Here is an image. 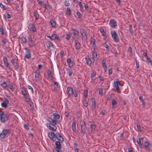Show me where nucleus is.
<instances>
[{
  "instance_id": "obj_1",
  "label": "nucleus",
  "mask_w": 152,
  "mask_h": 152,
  "mask_svg": "<svg viewBox=\"0 0 152 152\" xmlns=\"http://www.w3.org/2000/svg\"><path fill=\"white\" fill-rule=\"evenodd\" d=\"M0 118L2 123H4L9 119V116L7 114H4L3 112H0Z\"/></svg>"
},
{
  "instance_id": "obj_2",
  "label": "nucleus",
  "mask_w": 152,
  "mask_h": 152,
  "mask_svg": "<svg viewBox=\"0 0 152 152\" xmlns=\"http://www.w3.org/2000/svg\"><path fill=\"white\" fill-rule=\"evenodd\" d=\"M80 124L81 126V132L83 134V136H84L87 130V128L86 126V125L84 121H80Z\"/></svg>"
},
{
  "instance_id": "obj_3",
  "label": "nucleus",
  "mask_w": 152,
  "mask_h": 152,
  "mask_svg": "<svg viewBox=\"0 0 152 152\" xmlns=\"http://www.w3.org/2000/svg\"><path fill=\"white\" fill-rule=\"evenodd\" d=\"M80 33L81 35V39L82 41H86L87 40V35L85 29L81 28L80 29Z\"/></svg>"
},
{
  "instance_id": "obj_4",
  "label": "nucleus",
  "mask_w": 152,
  "mask_h": 152,
  "mask_svg": "<svg viewBox=\"0 0 152 152\" xmlns=\"http://www.w3.org/2000/svg\"><path fill=\"white\" fill-rule=\"evenodd\" d=\"M10 132V131L9 130L7 129L3 130L1 133V138L2 139H4L5 137L9 135Z\"/></svg>"
},
{
  "instance_id": "obj_5",
  "label": "nucleus",
  "mask_w": 152,
  "mask_h": 152,
  "mask_svg": "<svg viewBox=\"0 0 152 152\" xmlns=\"http://www.w3.org/2000/svg\"><path fill=\"white\" fill-rule=\"evenodd\" d=\"M111 34L112 38L114 41L116 42H118L119 41V39L116 32L115 31L113 32L112 31Z\"/></svg>"
},
{
  "instance_id": "obj_6",
  "label": "nucleus",
  "mask_w": 152,
  "mask_h": 152,
  "mask_svg": "<svg viewBox=\"0 0 152 152\" xmlns=\"http://www.w3.org/2000/svg\"><path fill=\"white\" fill-rule=\"evenodd\" d=\"M47 36L48 37L50 38L51 40L54 39H57L58 41L60 40L58 36L56 34H53L51 36Z\"/></svg>"
},
{
  "instance_id": "obj_7",
  "label": "nucleus",
  "mask_w": 152,
  "mask_h": 152,
  "mask_svg": "<svg viewBox=\"0 0 152 152\" xmlns=\"http://www.w3.org/2000/svg\"><path fill=\"white\" fill-rule=\"evenodd\" d=\"M144 145L146 148L147 151H149L152 149V145L151 144H149L148 142H145L144 143Z\"/></svg>"
},
{
  "instance_id": "obj_8",
  "label": "nucleus",
  "mask_w": 152,
  "mask_h": 152,
  "mask_svg": "<svg viewBox=\"0 0 152 152\" xmlns=\"http://www.w3.org/2000/svg\"><path fill=\"white\" fill-rule=\"evenodd\" d=\"M56 125H53L51 123L48 124L47 126L49 129L53 131H55L57 129Z\"/></svg>"
},
{
  "instance_id": "obj_9",
  "label": "nucleus",
  "mask_w": 152,
  "mask_h": 152,
  "mask_svg": "<svg viewBox=\"0 0 152 152\" xmlns=\"http://www.w3.org/2000/svg\"><path fill=\"white\" fill-rule=\"evenodd\" d=\"M28 42L29 45L32 47L34 46V43L31 35H29L28 37Z\"/></svg>"
},
{
  "instance_id": "obj_10",
  "label": "nucleus",
  "mask_w": 152,
  "mask_h": 152,
  "mask_svg": "<svg viewBox=\"0 0 152 152\" xmlns=\"http://www.w3.org/2000/svg\"><path fill=\"white\" fill-rule=\"evenodd\" d=\"M28 28L30 31L33 32H36V29L34 25L33 24H29L28 26Z\"/></svg>"
},
{
  "instance_id": "obj_11",
  "label": "nucleus",
  "mask_w": 152,
  "mask_h": 152,
  "mask_svg": "<svg viewBox=\"0 0 152 152\" xmlns=\"http://www.w3.org/2000/svg\"><path fill=\"white\" fill-rule=\"evenodd\" d=\"M49 137L53 141H56L55 134L53 132H50L48 134Z\"/></svg>"
},
{
  "instance_id": "obj_12",
  "label": "nucleus",
  "mask_w": 152,
  "mask_h": 152,
  "mask_svg": "<svg viewBox=\"0 0 152 152\" xmlns=\"http://www.w3.org/2000/svg\"><path fill=\"white\" fill-rule=\"evenodd\" d=\"M73 92V90L72 88L70 87L69 86L67 88V94L68 96H71L72 95Z\"/></svg>"
},
{
  "instance_id": "obj_13",
  "label": "nucleus",
  "mask_w": 152,
  "mask_h": 152,
  "mask_svg": "<svg viewBox=\"0 0 152 152\" xmlns=\"http://www.w3.org/2000/svg\"><path fill=\"white\" fill-rule=\"evenodd\" d=\"M91 74V81L94 82L95 79V77L96 75V72L94 69L92 70Z\"/></svg>"
},
{
  "instance_id": "obj_14",
  "label": "nucleus",
  "mask_w": 152,
  "mask_h": 152,
  "mask_svg": "<svg viewBox=\"0 0 152 152\" xmlns=\"http://www.w3.org/2000/svg\"><path fill=\"white\" fill-rule=\"evenodd\" d=\"M55 137L56 139L57 138L58 140L60 141H64L63 137L59 133H56L55 134Z\"/></svg>"
},
{
  "instance_id": "obj_15",
  "label": "nucleus",
  "mask_w": 152,
  "mask_h": 152,
  "mask_svg": "<svg viewBox=\"0 0 152 152\" xmlns=\"http://www.w3.org/2000/svg\"><path fill=\"white\" fill-rule=\"evenodd\" d=\"M15 61V59L12 58L11 60V62L12 64L15 68L18 69L19 68L18 63L17 61Z\"/></svg>"
},
{
  "instance_id": "obj_16",
  "label": "nucleus",
  "mask_w": 152,
  "mask_h": 152,
  "mask_svg": "<svg viewBox=\"0 0 152 152\" xmlns=\"http://www.w3.org/2000/svg\"><path fill=\"white\" fill-rule=\"evenodd\" d=\"M110 25L111 27H115L117 26L116 22L114 19H111L110 21Z\"/></svg>"
},
{
  "instance_id": "obj_17",
  "label": "nucleus",
  "mask_w": 152,
  "mask_h": 152,
  "mask_svg": "<svg viewBox=\"0 0 152 152\" xmlns=\"http://www.w3.org/2000/svg\"><path fill=\"white\" fill-rule=\"evenodd\" d=\"M9 103V101L7 99L5 98L1 103V106L3 107H7V104Z\"/></svg>"
},
{
  "instance_id": "obj_18",
  "label": "nucleus",
  "mask_w": 152,
  "mask_h": 152,
  "mask_svg": "<svg viewBox=\"0 0 152 152\" xmlns=\"http://www.w3.org/2000/svg\"><path fill=\"white\" fill-rule=\"evenodd\" d=\"M48 44H46L47 45V48L50 50H52L54 48L53 45V43L50 41L48 42Z\"/></svg>"
},
{
  "instance_id": "obj_19",
  "label": "nucleus",
  "mask_w": 152,
  "mask_h": 152,
  "mask_svg": "<svg viewBox=\"0 0 152 152\" xmlns=\"http://www.w3.org/2000/svg\"><path fill=\"white\" fill-rule=\"evenodd\" d=\"M25 58L27 59H29L31 58V54L29 51H26Z\"/></svg>"
},
{
  "instance_id": "obj_20",
  "label": "nucleus",
  "mask_w": 152,
  "mask_h": 152,
  "mask_svg": "<svg viewBox=\"0 0 152 152\" xmlns=\"http://www.w3.org/2000/svg\"><path fill=\"white\" fill-rule=\"evenodd\" d=\"M3 60L4 65L6 66L7 68H8L9 67V64L8 62L7 59L6 57H4Z\"/></svg>"
},
{
  "instance_id": "obj_21",
  "label": "nucleus",
  "mask_w": 152,
  "mask_h": 152,
  "mask_svg": "<svg viewBox=\"0 0 152 152\" xmlns=\"http://www.w3.org/2000/svg\"><path fill=\"white\" fill-rule=\"evenodd\" d=\"M35 77L36 80H39V71L38 70H36L35 72Z\"/></svg>"
},
{
  "instance_id": "obj_22",
  "label": "nucleus",
  "mask_w": 152,
  "mask_h": 152,
  "mask_svg": "<svg viewBox=\"0 0 152 152\" xmlns=\"http://www.w3.org/2000/svg\"><path fill=\"white\" fill-rule=\"evenodd\" d=\"M56 147L54 148L60 149L61 148V145L60 142L59 141H57L55 142Z\"/></svg>"
},
{
  "instance_id": "obj_23",
  "label": "nucleus",
  "mask_w": 152,
  "mask_h": 152,
  "mask_svg": "<svg viewBox=\"0 0 152 152\" xmlns=\"http://www.w3.org/2000/svg\"><path fill=\"white\" fill-rule=\"evenodd\" d=\"M76 122L75 121H73V122L72 123V129L73 132H76Z\"/></svg>"
},
{
  "instance_id": "obj_24",
  "label": "nucleus",
  "mask_w": 152,
  "mask_h": 152,
  "mask_svg": "<svg viewBox=\"0 0 152 152\" xmlns=\"http://www.w3.org/2000/svg\"><path fill=\"white\" fill-rule=\"evenodd\" d=\"M75 48L77 49H79L80 48V44L79 41L77 40H75Z\"/></svg>"
},
{
  "instance_id": "obj_25",
  "label": "nucleus",
  "mask_w": 152,
  "mask_h": 152,
  "mask_svg": "<svg viewBox=\"0 0 152 152\" xmlns=\"http://www.w3.org/2000/svg\"><path fill=\"white\" fill-rule=\"evenodd\" d=\"M53 116L54 117L53 119L56 120L60 118V115L57 113H53Z\"/></svg>"
},
{
  "instance_id": "obj_26",
  "label": "nucleus",
  "mask_w": 152,
  "mask_h": 152,
  "mask_svg": "<svg viewBox=\"0 0 152 152\" xmlns=\"http://www.w3.org/2000/svg\"><path fill=\"white\" fill-rule=\"evenodd\" d=\"M34 16L35 18V19L36 20H37L39 19V15L37 12V10H34Z\"/></svg>"
},
{
  "instance_id": "obj_27",
  "label": "nucleus",
  "mask_w": 152,
  "mask_h": 152,
  "mask_svg": "<svg viewBox=\"0 0 152 152\" xmlns=\"http://www.w3.org/2000/svg\"><path fill=\"white\" fill-rule=\"evenodd\" d=\"M47 73L48 77L50 78H51V79L52 80L53 78V75H52L51 71L50 69H48L47 71Z\"/></svg>"
},
{
  "instance_id": "obj_28",
  "label": "nucleus",
  "mask_w": 152,
  "mask_h": 152,
  "mask_svg": "<svg viewBox=\"0 0 152 152\" xmlns=\"http://www.w3.org/2000/svg\"><path fill=\"white\" fill-rule=\"evenodd\" d=\"M114 86H121L120 84V81L118 79H115L114 82Z\"/></svg>"
},
{
  "instance_id": "obj_29",
  "label": "nucleus",
  "mask_w": 152,
  "mask_h": 152,
  "mask_svg": "<svg viewBox=\"0 0 152 152\" xmlns=\"http://www.w3.org/2000/svg\"><path fill=\"white\" fill-rule=\"evenodd\" d=\"M139 99L140 100V101L142 103V105L144 106H145V103L144 101V100L143 99H142V95H140L139 97Z\"/></svg>"
},
{
  "instance_id": "obj_30",
  "label": "nucleus",
  "mask_w": 152,
  "mask_h": 152,
  "mask_svg": "<svg viewBox=\"0 0 152 152\" xmlns=\"http://www.w3.org/2000/svg\"><path fill=\"white\" fill-rule=\"evenodd\" d=\"M21 41V43H26L27 40L26 38L23 36H22L20 39Z\"/></svg>"
},
{
  "instance_id": "obj_31",
  "label": "nucleus",
  "mask_w": 152,
  "mask_h": 152,
  "mask_svg": "<svg viewBox=\"0 0 152 152\" xmlns=\"http://www.w3.org/2000/svg\"><path fill=\"white\" fill-rule=\"evenodd\" d=\"M102 45L105 48L106 50L108 52L110 51V47L106 43V42L102 44Z\"/></svg>"
},
{
  "instance_id": "obj_32",
  "label": "nucleus",
  "mask_w": 152,
  "mask_h": 152,
  "mask_svg": "<svg viewBox=\"0 0 152 152\" xmlns=\"http://www.w3.org/2000/svg\"><path fill=\"white\" fill-rule=\"evenodd\" d=\"M4 87L5 89L10 88L12 91H15V88L13 87V86H4Z\"/></svg>"
},
{
  "instance_id": "obj_33",
  "label": "nucleus",
  "mask_w": 152,
  "mask_h": 152,
  "mask_svg": "<svg viewBox=\"0 0 152 152\" xmlns=\"http://www.w3.org/2000/svg\"><path fill=\"white\" fill-rule=\"evenodd\" d=\"M50 22L53 28H55L56 23L53 20H50Z\"/></svg>"
},
{
  "instance_id": "obj_34",
  "label": "nucleus",
  "mask_w": 152,
  "mask_h": 152,
  "mask_svg": "<svg viewBox=\"0 0 152 152\" xmlns=\"http://www.w3.org/2000/svg\"><path fill=\"white\" fill-rule=\"evenodd\" d=\"M86 64L89 66H90L91 64V61L89 58H86Z\"/></svg>"
},
{
  "instance_id": "obj_35",
  "label": "nucleus",
  "mask_w": 152,
  "mask_h": 152,
  "mask_svg": "<svg viewBox=\"0 0 152 152\" xmlns=\"http://www.w3.org/2000/svg\"><path fill=\"white\" fill-rule=\"evenodd\" d=\"M72 30L73 32L75 35H77V36H79V31H77L76 29L72 28Z\"/></svg>"
},
{
  "instance_id": "obj_36",
  "label": "nucleus",
  "mask_w": 152,
  "mask_h": 152,
  "mask_svg": "<svg viewBox=\"0 0 152 152\" xmlns=\"http://www.w3.org/2000/svg\"><path fill=\"white\" fill-rule=\"evenodd\" d=\"M21 92L22 94H23L24 96H25L27 95V93L25 89L24 88H22Z\"/></svg>"
},
{
  "instance_id": "obj_37",
  "label": "nucleus",
  "mask_w": 152,
  "mask_h": 152,
  "mask_svg": "<svg viewBox=\"0 0 152 152\" xmlns=\"http://www.w3.org/2000/svg\"><path fill=\"white\" fill-rule=\"evenodd\" d=\"M95 43V40L94 37H92L91 38V45H94Z\"/></svg>"
},
{
  "instance_id": "obj_38",
  "label": "nucleus",
  "mask_w": 152,
  "mask_h": 152,
  "mask_svg": "<svg viewBox=\"0 0 152 152\" xmlns=\"http://www.w3.org/2000/svg\"><path fill=\"white\" fill-rule=\"evenodd\" d=\"M96 128V126L94 124H91L90 126V129L91 131H94Z\"/></svg>"
},
{
  "instance_id": "obj_39",
  "label": "nucleus",
  "mask_w": 152,
  "mask_h": 152,
  "mask_svg": "<svg viewBox=\"0 0 152 152\" xmlns=\"http://www.w3.org/2000/svg\"><path fill=\"white\" fill-rule=\"evenodd\" d=\"M113 89L115 91H117L118 92H119L120 90L119 86H114V88Z\"/></svg>"
},
{
  "instance_id": "obj_40",
  "label": "nucleus",
  "mask_w": 152,
  "mask_h": 152,
  "mask_svg": "<svg viewBox=\"0 0 152 152\" xmlns=\"http://www.w3.org/2000/svg\"><path fill=\"white\" fill-rule=\"evenodd\" d=\"M53 152H62L61 148L57 149V148H53Z\"/></svg>"
},
{
  "instance_id": "obj_41",
  "label": "nucleus",
  "mask_w": 152,
  "mask_h": 152,
  "mask_svg": "<svg viewBox=\"0 0 152 152\" xmlns=\"http://www.w3.org/2000/svg\"><path fill=\"white\" fill-rule=\"evenodd\" d=\"M88 93V91L87 90H85L84 91V96L85 98H86L87 97Z\"/></svg>"
},
{
  "instance_id": "obj_42",
  "label": "nucleus",
  "mask_w": 152,
  "mask_h": 152,
  "mask_svg": "<svg viewBox=\"0 0 152 152\" xmlns=\"http://www.w3.org/2000/svg\"><path fill=\"white\" fill-rule=\"evenodd\" d=\"M66 14L69 15H71V11L70 8L69 7H68L67 8V12Z\"/></svg>"
},
{
  "instance_id": "obj_43",
  "label": "nucleus",
  "mask_w": 152,
  "mask_h": 152,
  "mask_svg": "<svg viewBox=\"0 0 152 152\" xmlns=\"http://www.w3.org/2000/svg\"><path fill=\"white\" fill-rule=\"evenodd\" d=\"M76 14L78 16V18L81 19L83 16L79 12H77Z\"/></svg>"
},
{
  "instance_id": "obj_44",
  "label": "nucleus",
  "mask_w": 152,
  "mask_h": 152,
  "mask_svg": "<svg viewBox=\"0 0 152 152\" xmlns=\"http://www.w3.org/2000/svg\"><path fill=\"white\" fill-rule=\"evenodd\" d=\"M129 28L130 33L132 35L133 34V31H132V27L131 25H129Z\"/></svg>"
},
{
  "instance_id": "obj_45",
  "label": "nucleus",
  "mask_w": 152,
  "mask_h": 152,
  "mask_svg": "<svg viewBox=\"0 0 152 152\" xmlns=\"http://www.w3.org/2000/svg\"><path fill=\"white\" fill-rule=\"evenodd\" d=\"M72 36V34L71 33L69 34H66V39L67 40H69Z\"/></svg>"
},
{
  "instance_id": "obj_46",
  "label": "nucleus",
  "mask_w": 152,
  "mask_h": 152,
  "mask_svg": "<svg viewBox=\"0 0 152 152\" xmlns=\"http://www.w3.org/2000/svg\"><path fill=\"white\" fill-rule=\"evenodd\" d=\"M64 4L66 6H68L69 5V2L68 0H66L64 2Z\"/></svg>"
},
{
  "instance_id": "obj_47",
  "label": "nucleus",
  "mask_w": 152,
  "mask_h": 152,
  "mask_svg": "<svg viewBox=\"0 0 152 152\" xmlns=\"http://www.w3.org/2000/svg\"><path fill=\"white\" fill-rule=\"evenodd\" d=\"M92 56L93 58H95L97 57V54L95 52L92 51Z\"/></svg>"
},
{
  "instance_id": "obj_48",
  "label": "nucleus",
  "mask_w": 152,
  "mask_h": 152,
  "mask_svg": "<svg viewBox=\"0 0 152 152\" xmlns=\"http://www.w3.org/2000/svg\"><path fill=\"white\" fill-rule=\"evenodd\" d=\"M102 66L104 69V71L106 72L107 70V67L106 64H102Z\"/></svg>"
},
{
  "instance_id": "obj_49",
  "label": "nucleus",
  "mask_w": 152,
  "mask_h": 152,
  "mask_svg": "<svg viewBox=\"0 0 152 152\" xmlns=\"http://www.w3.org/2000/svg\"><path fill=\"white\" fill-rule=\"evenodd\" d=\"M108 68H110L108 70V74L110 75L112 74L113 72L112 69L110 66H109Z\"/></svg>"
},
{
  "instance_id": "obj_50",
  "label": "nucleus",
  "mask_w": 152,
  "mask_h": 152,
  "mask_svg": "<svg viewBox=\"0 0 152 152\" xmlns=\"http://www.w3.org/2000/svg\"><path fill=\"white\" fill-rule=\"evenodd\" d=\"M128 51L130 53V55L132 56V48L129 47L128 49Z\"/></svg>"
},
{
  "instance_id": "obj_51",
  "label": "nucleus",
  "mask_w": 152,
  "mask_h": 152,
  "mask_svg": "<svg viewBox=\"0 0 152 152\" xmlns=\"http://www.w3.org/2000/svg\"><path fill=\"white\" fill-rule=\"evenodd\" d=\"M73 94L75 97H77V91L75 90L74 91H73Z\"/></svg>"
},
{
  "instance_id": "obj_52",
  "label": "nucleus",
  "mask_w": 152,
  "mask_h": 152,
  "mask_svg": "<svg viewBox=\"0 0 152 152\" xmlns=\"http://www.w3.org/2000/svg\"><path fill=\"white\" fill-rule=\"evenodd\" d=\"M7 39H3L1 40V42L3 44V46H5L7 42Z\"/></svg>"
},
{
  "instance_id": "obj_53",
  "label": "nucleus",
  "mask_w": 152,
  "mask_h": 152,
  "mask_svg": "<svg viewBox=\"0 0 152 152\" xmlns=\"http://www.w3.org/2000/svg\"><path fill=\"white\" fill-rule=\"evenodd\" d=\"M137 142L139 144V146L141 147V146L142 145V144L141 143L140 138H139V140H137Z\"/></svg>"
},
{
  "instance_id": "obj_54",
  "label": "nucleus",
  "mask_w": 152,
  "mask_h": 152,
  "mask_svg": "<svg viewBox=\"0 0 152 152\" xmlns=\"http://www.w3.org/2000/svg\"><path fill=\"white\" fill-rule=\"evenodd\" d=\"M0 32L1 33V34L3 35L4 34V31L3 28L2 27L0 28Z\"/></svg>"
},
{
  "instance_id": "obj_55",
  "label": "nucleus",
  "mask_w": 152,
  "mask_h": 152,
  "mask_svg": "<svg viewBox=\"0 0 152 152\" xmlns=\"http://www.w3.org/2000/svg\"><path fill=\"white\" fill-rule=\"evenodd\" d=\"M24 97L25 98V100L27 102H30V100H31V99L27 97L26 96H24Z\"/></svg>"
},
{
  "instance_id": "obj_56",
  "label": "nucleus",
  "mask_w": 152,
  "mask_h": 152,
  "mask_svg": "<svg viewBox=\"0 0 152 152\" xmlns=\"http://www.w3.org/2000/svg\"><path fill=\"white\" fill-rule=\"evenodd\" d=\"M103 92V89L102 88H100L99 89V93L100 95H102Z\"/></svg>"
},
{
  "instance_id": "obj_57",
  "label": "nucleus",
  "mask_w": 152,
  "mask_h": 152,
  "mask_svg": "<svg viewBox=\"0 0 152 152\" xmlns=\"http://www.w3.org/2000/svg\"><path fill=\"white\" fill-rule=\"evenodd\" d=\"M79 5L80 7V10H82L83 8V6L81 2H79Z\"/></svg>"
},
{
  "instance_id": "obj_58",
  "label": "nucleus",
  "mask_w": 152,
  "mask_h": 152,
  "mask_svg": "<svg viewBox=\"0 0 152 152\" xmlns=\"http://www.w3.org/2000/svg\"><path fill=\"white\" fill-rule=\"evenodd\" d=\"M148 59V60L151 66H152V61L151 59L150 58H148V57H147V58H146Z\"/></svg>"
},
{
  "instance_id": "obj_59",
  "label": "nucleus",
  "mask_w": 152,
  "mask_h": 152,
  "mask_svg": "<svg viewBox=\"0 0 152 152\" xmlns=\"http://www.w3.org/2000/svg\"><path fill=\"white\" fill-rule=\"evenodd\" d=\"M0 85L1 86H7V84L5 82H2V81H0Z\"/></svg>"
},
{
  "instance_id": "obj_60",
  "label": "nucleus",
  "mask_w": 152,
  "mask_h": 152,
  "mask_svg": "<svg viewBox=\"0 0 152 152\" xmlns=\"http://www.w3.org/2000/svg\"><path fill=\"white\" fill-rule=\"evenodd\" d=\"M83 104L84 106L85 107H87L88 106V102L85 101H84L83 102Z\"/></svg>"
},
{
  "instance_id": "obj_61",
  "label": "nucleus",
  "mask_w": 152,
  "mask_h": 152,
  "mask_svg": "<svg viewBox=\"0 0 152 152\" xmlns=\"http://www.w3.org/2000/svg\"><path fill=\"white\" fill-rule=\"evenodd\" d=\"M92 104L96 105V101L95 99L93 98L91 99Z\"/></svg>"
},
{
  "instance_id": "obj_62",
  "label": "nucleus",
  "mask_w": 152,
  "mask_h": 152,
  "mask_svg": "<svg viewBox=\"0 0 152 152\" xmlns=\"http://www.w3.org/2000/svg\"><path fill=\"white\" fill-rule=\"evenodd\" d=\"M44 8H45L47 10H48L49 9H50V7H49V6L45 4H44Z\"/></svg>"
},
{
  "instance_id": "obj_63",
  "label": "nucleus",
  "mask_w": 152,
  "mask_h": 152,
  "mask_svg": "<svg viewBox=\"0 0 152 152\" xmlns=\"http://www.w3.org/2000/svg\"><path fill=\"white\" fill-rule=\"evenodd\" d=\"M112 105L113 106L115 104H116L117 102H116V101H115V99H113L112 100Z\"/></svg>"
},
{
  "instance_id": "obj_64",
  "label": "nucleus",
  "mask_w": 152,
  "mask_h": 152,
  "mask_svg": "<svg viewBox=\"0 0 152 152\" xmlns=\"http://www.w3.org/2000/svg\"><path fill=\"white\" fill-rule=\"evenodd\" d=\"M69 67L70 68H72L73 66V63L72 62H71V63L70 64H69L68 65Z\"/></svg>"
}]
</instances>
